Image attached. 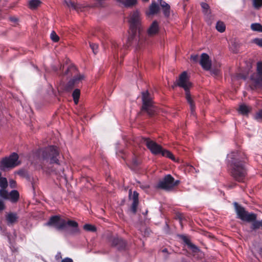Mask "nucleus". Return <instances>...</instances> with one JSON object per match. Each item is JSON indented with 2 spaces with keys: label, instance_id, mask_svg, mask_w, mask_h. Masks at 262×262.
<instances>
[{
  "label": "nucleus",
  "instance_id": "34",
  "mask_svg": "<svg viewBox=\"0 0 262 262\" xmlns=\"http://www.w3.org/2000/svg\"><path fill=\"white\" fill-rule=\"evenodd\" d=\"M138 202H133L130 207V211L134 214L137 212V209L138 205Z\"/></svg>",
  "mask_w": 262,
  "mask_h": 262
},
{
  "label": "nucleus",
  "instance_id": "26",
  "mask_svg": "<svg viewBox=\"0 0 262 262\" xmlns=\"http://www.w3.org/2000/svg\"><path fill=\"white\" fill-rule=\"evenodd\" d=\"M201 7L203 9V11L205 15H207V16H209L211 14V11L209 9V5L205 3H202L201 4Z\"/></svg>",
  "mask_w": 262,
  "mask_h": 262
},
{
  "label": "nucleus",
  "instance_id": "42",
  "mask_svg": "<svg viewBox=\"0 0 262 262\" xmlns=\"http://www.w3.org/2000/svg\"><path fill=\"white\" fill-rule=\"evenodd\" d=\"M5 208V205L3 201L0 200V211L3 210Z\"/></svg>",
  "mask_w": 262,
  "mask_h": 262
},
{
  "label": "nucleus",
  "instance_id": "24",
  "mask_svg": "<svg viewBox=\"0 0 262 262\" xmlns=\"http://www.w3.org/2000/svg\"><path fill=\"white\" fill-rule=\"evenodd\" d=\"M79 80L80 77H75L69 81L67 84L66 89L67 90L71 89L76 83H77L79 81Z\"/></svg>",
  "mask_w": 262,
  "mask_h": 262
},
{
  "label": "nucleus",
  "instance_id": "29",
  "mask_svg": "<svg viewBox=\"0 0 262 262\" xmlns=\"http://www.w3.org/2000/svg\"><path fill=\"white\" fill-rule=\"evenodd\" d=\"M251 29L253 31L262 32V25L258 23H254L251 24Z\"/></svg>",
  "mask_w": 262,
  "mask_h": 262
},
{
  "label": "nucleus",
  "instance_id": "54",
  "mask_svg": "<svg viewBox=\"0 0 262 262\" xmlns=\"http://www.w3.org/2000/svg\"><path fill=\"white\" fill-rule=\"evenodd\" d=\"M2 177V174L0 172V178Z\"/></svg>",
  "mask_w": 262,
  "mask_h": 262
},
{
  "label": "nucleus",
  "instance_id": "22",
  "mask_svg": "<svg viewBox=\"0 0 262 262\" xmlns=\"http://www.w3.org/2000/svg\"><path fill=\"white\" fill-rule=\"evenodd\" d=\"M63 3L68 7L72 8L77 11H79L80 8L71 0H64Z\"/></svg>",
  "mask_w": 262,
  "mask_h": 262
},
{
  "label": "nucleus",
  "instance_id": "36",
  "mask_svg": "<svg viewBox=\"0 0 262 262\" xmlns=\"http://www.w3.org/2000/svg\"><path fill=\"white\" fill-rule=\"evenodd\" d=\"M257 74H255V75H259L262 74V62H258L257 63Z\"/></svg>",
  "mask_w": 262,
  "mask_h": 262
},
{
  "label": "nucleus",
  "instance_id": "21",
  "mask_svg": "<svg viewBox=\"0 0 262 262\" xmlns=\"http://www.w3.org/2000/svg\"><path fill=\"white\" fill-rule=\"evenodd\" d=\"M251 79L253 81L256 85L262 86V74L255 75L253 74L251 76Z\"/></svg>",
  "mask_w": 262,
  "mask_h": 262
},
{
  "label": "nucleus",
  "instance_id": "46",
  "mask_svg": "<svg viewBox=\"0 0 262 262\" xmlns=\"http://www.w3.org/2000/svg\"><path fill=\"white\" fill-rule=\"evenodd\" d=\"M11 21L13 22H17V18L15 17H11L10 18Z\"/></svg>",
  "mask_w": 262,
  "mask_h": 262
},
{
  "label": "nucleus",
  "instance_id": "28",
  "mask_svg": "<svg viewBox=\"0 0 262 262\" xmlns=\"http://www.w3.org/2000/svg\"><path fill=\"white\" fill-rule=\"evenodd\" d=\"M41 4V2L39 0H30L29 4L31 9H35L38 7Z\"/></svg>",
  "mask_w": 262,
  "mask_h": 262
},
{
  "label": "nucleus",
  "instance_id": "6",
  "mask_svg": "<svg viewBox=\"0 0 262 262\" xmlns=\"http://www.w3.org/2000/svg\"><path fill=\"white\" fill-rule=\"evenodd\" d=\"M143 142L150 151L155 155L161 154L163 156L167 157L173 161H176V159L172 154L168 150L163 149L162 147L155 141L150 140L149 138H143Z\"/></svg>",
  "mask_w": 262,
  "mask_h": 262
},
{
  "label": "nucleus",
  "instance_id": "11",
  "mask_svg": "<svg viewBox=\"0 0 262 262\" xmlns=\"http://www.w3.org/2000/svg\"><path fill=\"white\" fill-rule=\"evenodd\" d=\"M199 63L204 70H209L210 69L211 63L207 54L203 53L201 54Z\"/></svg>",
  "mask_w": 262,
  "mask_h": 262
},
{
  "label": "nucleus",
  "instance_id": "48",
  "mask_svg": "<svg viewBox=\"0 0 262 262\" xmlns=\"http://www.w3.org/2000/svg\"><path fill=\"white\" fill-rule=\"evenodd\" d=\"M18 174H20V175H22L23 174V173H24V171L23 170H20L19 171H18Z\"/></svg>",
  "mask_w": 262,
  "mask_h": 262
},
{
  "label": "nucleus",
  "instance_id": "31",
  "mask_svg": "<svg viewBox=\"0 0 262 262\" xmlns=\"http://www.w3.org/2000/svg\"><path fill=\"white\" fill-rule=\"evenodd\" d=\"M83 228L88 231H91V232H95L96 230V227L91 224H85L83 227Z\"/></svg>",
  "mask_w": 262,
  "mask_h": 262
},
{
  "label": "nucleus",
  "instance_id": "14",
  "mask_svg": "<svg viewBox=\"0 0 262 262\" xmlns=\"http://www.w3.org/2000/svg\"><path fill=\"white\" fill-rule=\"evenodd\" d=\"M181 238L185 243L188 247L194 253H197L199 251V248L193 244H192L190 240L186 236L181 235H180Z\"/></svg>",
  "mask_w": 262,
  "mask_h": 262
},
{
  "label": "nucleus",
  "instance_id": "2",
  "mask_svg": "<svg viewBox=\"0 0 262 262\" xmlns=\"http://www.w3.org/2000/svg\"><path fill=\"white\" fill-rule=\"evenodd\" d=\"M227 158L232 176L236 181L243 182L247 174L244 154L234 151L228 155Z\"/></svg>",
  "mask_w": 262,
  "mask_h": 262
},
{
  "label": "nucleus",
  "instance_id": "20",
  "mask_svg": "<svg viewBox=\"0 0 262 262\" xmlns=\"http://www.w3.org/2000/svg\"><path fill=\"white\" fill-rule=\"evenodd\" d=\"M8 198L5 199H10L12 202H15L19 198V193L16 190H12L10 193H8Z\"/></svg>",
  "mask_w": 262,
  "mask_h": 262
},
{
  "label": "nucleus",
  "instance_id": "15",
  "mask_svg": "<svg viewBox=\"0 0 262 262\" xmlns=\"http://www.w3.org/2000/svg\"><path fill=\"white\" fill-rule=\"evenodd\" d=\"M159 25L156 20H155L150 26L147 30V34L149 36L156 35L159 31Z\"/></svg>",
  "mask_w": 262,
  "mask_h": 262
},
{
  "label": "nucleus",
  "instance_id": "50",
  "mask_svg": "<svg viewBox=\"0 0 262 262\" xmlns=\"http://www.w3.org/2000/svg\"><path fill=\"white\" fill-rule=\"evenodd\" d=\"M74 69V68H71V69H68V70H67V72L66 73V74H67V73H68L69 71H71V70H72V69Z\"/></svg>",
  "mask_w": 262,
  "mask_h": 262
},
{
  "label": "nucleus",
  "instance_id": "4",
  "mask_svg": "<svg viewBox=\"0 0 262 262\" xmlns=\"http://www.w3.org/2000/svg\"><path fill=\"white\" fill-rule=\"evenodd\" d=\"M45 225L53 227L58 229H63L67 228H70L73 233L78 231V224L73 221H66L58 216H53L51 217Z\"/></svg>",
  "mask_w": 262,
  "mask_h": 262
},
{
  "label": "nucleus",
  "instance_id": "52",
  "mask_svg": "<svg viewBox=\"0 0 262 262\" xmlns=\"http://www.w3.org/2000/svg\"><path fill=\"white\" fill-rule=\"evenodd\" d=\"M215 74L217 75L218 73H219V71L218 70H216L215 71V73H214Z\"/></svg>",
  "mask_w": 262,
  "mask_h": 262
},
{
  "label": "nucleus",
  "instance_id": "12",
  "mask_svg": "<svg viewBox=\"0 0 262 262\" xmlns=\"http://www.w3.org/2000/svg\"><path fill=\"white\" fill-rule=\"evenodd\" d=\"M8 186V182L6 178H0V196L3 198H8V192L6 190Z\"/></svg>",
  "mask_w": 262,
  "mask_h": 262
},
{
  "label": "nucleus",
  "instance_id": "51",
  "mask_svg": "<svg viewBox=\"0 0 262 262\" xmlns=\"http://www.w3.org/2000/svg\"><path fill=\"white\" fill-rule=\"evenodd\" d=\"M117 154L118 155V156H121L122 157V158L125 159V158L123 156H120L119 153H117Z\"/></svg>",
  "mask_w": 262,
  "mask_h": 262
},
{
  "label": "nucleus",
  "instance_id": "23",
  "mask_svg": "<svg viewBox=\"0 0 262 262\" xmlns=\"http://www.w3.org/2000/svg\"><path fill=\"white\" fill-rule=\"evenodd\" d=\"M251 110V108L249 106L242 104L239 106L238 111L243 115H247Z\"/></svg>",
  "mask_w": 262,
  "mask_h": 262
},
{
  "label": "nucleus",
  "instance_id": "5",
  "mask_svg": "<svg viewBox=\"0 0 262 262\" xmlns=\"http://www.w3.org/2000/svg\"><path fill=\"white\" fill-rule=\"evenodd\" d=\"M177 85L183 88L185 91L186 99L188 103L189 104L191 113L193 115L195 110V105L189 91V90L192 84L189 80V78L186 72H183L180 75Z\"/></svg>",
  "mask_w": 262,
  "mask_h": 262
},
{
  "label": "nucleus",
  "instance_id": "53",
  "mask_svg": "<svg viewBox=\"0 0 262 262\" xmlns=\"http://www.w3.org/2000/svg\"><path fill=\"white\" fill-rule=\"evenodd\" d=\"M120 153L121 154L123 155V152L121 151H120Z\"/></svg>",
  "mask_w": 262,
  "mask_h": 262
},
{
  "label": "nucleus",
  "instance_id": "39",
  "mask_svg": "<svg viewBox=\"0 0 262 262\" xmlns=\"http://www.w3.org/2000/svg\"><path fill=\"white\" fill-rule=\"evenodd\" d=\"M190 58L194 62H197L199 61L198 55H191Z\"/></svg>",
  "mask_w": 262,
  "mask_h": 262
},
{
  "label": "nucleus",
  "instance_id": "17",
  "mask_svg": "<svg viewBox=\"0 0 262 262\" xmlns=\"http://www.w3.org/2000/svg\"><path fill=\"white\" fill-rule=\"evenodd\" d=\"M18 219L17 214L14 213H9L6 215V219L8 224H13L15 223Z\"/></svg>",
  "mask_w": 262,
  "mask_h": 262
},
{
  "label": "nucleus",
  "instance_id": "9",
  "mask_svg": "<svg viewBox=\"0 0 262 262\" xmlns=\"http://www.w3.org/2000/svg\"><path fill=\"white\" fill-rule=\"evenodd\" d=\"M59 152L56 147L50 146L46 148L42 152V158L43 160L50 164L57 163Z\"/></svg>",
  "mask_w": 262,
  "mask_h": 262
},
{
  "label": "nucleus",
  "instance_id": "1",
  "mask_svg": "<svg viewBox=\"0 0 262 262\" xmlns=\"http://www.w3.org/2000/svg\"><path fill=\"white\" fill-rule=\"evenodd\" d=\"M128 23L130 33L125 48L135 45L140 48L145 42V37L143 34L140 13L138 11L131 12L128 17Z\"/></svg>",
  "mask_w": 262,
  "mask_h": 262
},
{
  "label": "nucleus",
  "instance_id": "32",
  "mask_svg": "<svg viewBox=\"0 0 262 262\" xmlns=\"http://www.w3.org/2000/svg\"><path fill=\"white\" fill-rule=\"evenodd\" d=\"M90 47H91L93 53L96 54L98 52V45L90 42Z\"/></svg>",
  "mask_w": 262,
  "mask_h": 262
},
{
  "label": "nucleus",
  "instance_id": "3",
  "mask_svg": "<svg viewBox=\"0 0 262 262\" xmlns=\"http://www.w3.org/2000/svg\"><path fill=\"white\" fill-rule=\"evenodd\" d=\"M233 204L237 217L243 221L251 223L250 226L251 231H255L261 227V222L256 220L257 215L256 214L248 212L236 202H234Z\"/></svg>",
  "mask_w": 262,
  "mask_h": 262
},
{
  "label": "nucleus",
  "instance_id": "41",
  "mask_svg": "<svg viewBox=\"0 0 262 262\" xmlns=\"http://www.w3.org/2000/svg\"><path fill=\"white\" fill-rule=\"evenodd\" d=\"M9 184L11 188H14L16 186V183L13 180H10L9 181Z\"/></svg>",
  "mask_w": 262,
  "mask_h": 262
},
{
  "label": "nucleus",
  "instance_id": "19",
  "mask_svg": "<svg viewBox=\"0 0 262 262\" xmlns=\"http://www.w3.org/2000/svg\"><path fill=\"white\" fill-rule=\"evenodd\" d=\"M160 10V7L158 4L155 2L151 3L149 7V14L154 15L159 12Z\"/></svg>",
  "mask_w": 262,
  "mask_h": 262
},
{
  "label": "nucleus",
  "instance_id": "10",
  "mask_svg": "<svg viewBox=\"0 0 262 262\" xmlns=\"http://www.w3.org/2000/svg\"><path fill=\"white\" fill-rule=\"evenodd\" d=\"M18 156L16 153H13L10 157L3 159L1 161V168L5 170V168H12L19 164L18 161Z\"/></svg>",
  "mask_w": 262,
  "mask_h": 262
},
{
  "label": "nucleus",
  "instance_id": "33",
  "mask_svg": "<svg viewBox=\"0 0 262 262\" xmlns=\"http://www.w3.org/2000/svg\"><path fill=\"white\" fill-rule=\"evenodd\" d=\"M253 5L255 8L259 9L262 6V0H253Z\"/></svg>",
  "mask_w": 262,
  "mask_h": 262
},
{
  "label": "nucleus",
  "instance_id": "25",
  "mask_svg": "<svg viewBox=\"0 0 262 262\" xmlns=\"http://www.w3.org/2000/svg\"><path fill=\"white\" fill-rule=\"evenodd\" d=\"M80 96V90L79 89H75L72 94V96L73 97V100L75 104H78Z\"/></svg>",
  "mask_w": 262,
  "mask_h": 262
},
{
  "label": "nucleus",
  "instance_id": "47",
  "mask_svg": "<svg viewBox=\"0 0 262 262\" xmlns=\"http://www.w3.org/2000/svg\"><path fill=\"white\" fill-rule=\"evenodd\" d=\"M237 78L246 79V76L241 74L238 75Z\"/></svg>",
  "mask_w": 262,
  "mask_h": 262
},
{
  "label": "nucleus",
  "instance_id": "27",
  "mask_svg": "<svg viewBox=\"0 0 262 262\" xmlns=\"http://www.w3.org/2000/svg\"><path fill=\"white\" fill-rule=\"evenodd\" d=\"M225 25L222 21H219L216 25V29L220 32H223L225 30Z\"/></svg>",
  "mask_w": 262,
  "mask_h": 262
},
{
  "label": "nucleus",
  "instance_id": "45",
  "mask_svg": "<svg viewBox=\"0 0 262 262\" xmlns=\"http://www.w3.org/2000/svg\"><path fill=\"white\" fill-rule=\"evenodd\" d=\"M55 258L57 260H59L61 258V254L60 253H58L55 256Z\"/></svg>",
  "mask_w": 262,
  "mask_h": 262
},
{
  "label": "nucleus",
  "instance_id": "43",
  "mask_svg": "<svg viewBox=\"0 0 262 262\" xmlns=\"http://www.w3.org/2000/svg\"><path fill=\"white\" fill-rule=\"evenodd\" d=\"M118 48V45H116V44H114V49H113V52L114 53V54H118V50H117V48Z\"/></svg>",
  "mask_w": 262,
  "mask_h": 262
},
{
  "label": "nucleus",
  "instance_id": "16",
  "mask_svg": "<svg viewBox=\"0 0 262 262\" xmlns=\"http://www.w3.org/2000/svg\"><path fill=\"white\" fill-rule=\"evenodd\" d=\"M160 6L161 7L163 14L166 17H168L170 15V7L165 2L162 0L159 1Z\"/></svg>",
  "mask_w": 262,
  "mask_h": 262
},
{
  "label": "nucleus",
  "instance_id": "40",
  "mask_svg": "<svg viewBox=\"0 0 262 262\" xmlns=\"http://www.w3.org/2000/svg\"><path fill=\"white\" fill-rule=\"evenodd\" d=\"M255 43L258 46L262 47V39H256Z\"/></svg>",
  "mask_w": 262,
  "mask_h": 262
},
{
  "label": "nucleus",
  "instance_id": "7",
  "mask_svg": "<svg viewBox=\"0 0 262 262\" xmlns=\"http://www.w3.org/2000/svg\"><path fill=\"white\" fill-rule=\"evenodd\" d=\"M142 111L146 112L149 116H154L157 112V108L154 105L148 91L142 93Z\"/></svg>",
  "mask_w": 262,
  "mask_h": 262
},
{
  "label": "nucleus",
  "instance_id": "35",
  "mask_svg": "<svg viewBox=\"0 0 262 262\" xmlns=\"http://www.w3.org/2000/svg\"><path fill=\"white\" fill-rule=\"evenodd\" d=\"M51 39L54 42H57L59 39V36L56 34L54 31H52L50 35Z\"/></svg>",
  "mask_w": 262,
  "mask_h": 262
},
{
  "label": "nucleus",
  "instance_id": "18",
  "mask_svg": "<svg viewBox=\"0 0 262 262\" xmlns=\"http://www.w3.org/2000/svg\"><path fill=\"white\" fill-rule=\"evenodd\" d=\"M116 1L127 8L133 7L137 3L136 0H116Z\"/></svg>",
  "mask_w": 262,
  "mask_h": 262
},
{
  "label": "nucleus",
  "instance_id": "30",
  "mask_svg": "<svg viewBox=\"0 0 262 262\" xmlns=\"http://www.w3.org/2000/svg\"><path fill=\"white\" fill-rule=\"evenodd\" d=\"M129 196L130 199L133 200V202H138L139 203L138 201V197H139V194L137 191H134L133 193L132 194V191L130 190Z\"/></svg>",
  "mask_w": 262,
  "mask_h": 262
},
{
  "label": "nucleus",
  "instance_id": "44",
  "mask_svg": "<svg viewBox=\"0 0 262 262\" xmlns=\"http://www.w3.org/2000/svg\"><path fill=\"white\" fill-rule=\"evenodd\" d=\"M61 262H73V260L69 257L63 259Z\"/></svg>",
  "mask_w": 262,
  "mask_h": 262
},
{
  "label": "nucleus",
  "instance_id": "37",
  "mask_svg": "<svg viewBox=\"0 0 262 262\" xmlns=\"http://www.w3.org/2000/svg\"><path fill=\"white\" fill-rule=\"evenodd\" d=\"M140 163L139 160L136 157H134L132 159V164L134 166H136Z\"/></svg>",
  "mask_w": 262,
  "mask_h": 262
},
{
  "label": "nucleus",
  "instance_id": "13",
  "mask_svg": "<svg viewBox=\"0 0 262 262\" xmlns=\"http://www.w3.org/2000/svg\"><path fill=\"white\" fill-rule=\"evenodd\" d=\"M112 246L119 250H123L126 247V242L121 238L116 237L112 240Z\"/></svg>",
  "mask_w": 262,
  "mask_h": 262
},
{
  "label": "nucleus",
  "instance_id": "38",
  "mask_svg": "<svg viewBox=\"0 0 262 262\" xmlns=\"http://www.w3.org/2000/svg\"><path fill=\"white\" fill-rule=\"evenodd\" d=\"M105 0H97L96 5L98 7H103L105 6Z\"/></svg>",
  "mask_w": 262,
  "mask_h": 262
},
{
  "label": "nucleus",
  "instance_id": "49",
  "mask_svg": "<svg viewBox=\"0 0 262 262\" xmlns=\"http://www.w3.org/2000/svg\"><path fill=\"white\" fill-rule=\"evenodd\" d=\"M162 252H164V253L167 252V249L165 248V249L162 250Z\"/></svg>",
  "mask_w": 262,
  "mask_h": 262
},
{
  "label": "nucleus",
  "instance_id": "8",
  "mask_svg": "<svg viewBox=\"0 0 262 262\" xmlns=\"http://www.w3.org/2000/svg\"><path fill=\"white\" fill-rule=\"evenodd\" d=\"M179 182L180 181L178 180L174 181V178L170 174H167L159 181L156 185V187L166 191H169L175 186L178 185Z\"/></svg>",
  "mask_w": 262,
  "mask_h": 262
}]
</instances>
